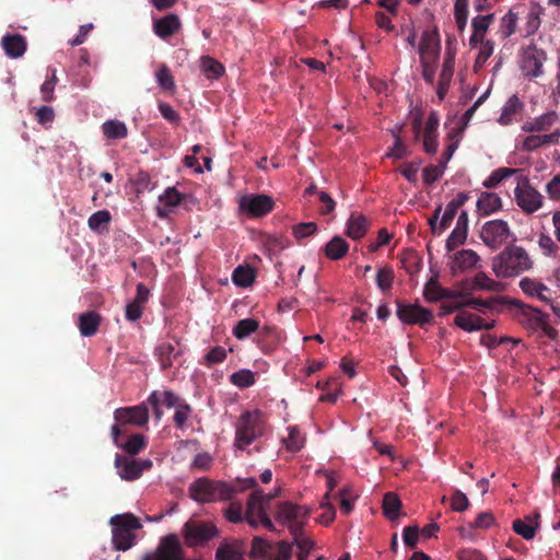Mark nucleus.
<instances>
[{
	"label": "nucleus",
	"instance_id": "10",
	"mask_svg": "<svg viewBox=\"0 0 560 560\" xmlns=\"http://www.w3.org/2000/svg\"><path fill=\"white\" fill-rule=\"evenodd\" d=\"M142 560H184V549L175 534L161 538L156 549L147 553Z\"/></svg>",
	"mask_w": 560,
	"mask_h": 560
},
{
	"label": "nucleus",
	"instance_id": "1",
	"mask_svg": "<svg viewBox=\"0 0 560 560\" xmlns=\"http://www.w3.org/2000/svg\"><path fill=\"white\" fill-rule=\"evenodd\" d=\"M257 480L250 478H237L231 483L224 481H214L202 477L190 483L189 497L199 503H210L215 501H228L236 493H241L248 488H255Z\"/></svg>",
	"mask_w": 560,
	"mask_h": 560
},
{
	"label": "nucleus",
	"instance_id": "9",
	"mask_svg": "<svg viewBox=\"0 0 560 560\" xmlns=\"http://www.w3.org/2000/svg\"><path fill=\"white\" fill-rule=\"evenodd\" d=\"M515 201L522 211L532 214L544 205V196L534 188L527 177H521L514 189Z\"/></svg>",
	"mask_w": 560,
	"mask_h": 560
},
{
	"label": "nucleus",
	"instance_id": "58",
	"mask_svg": "<svg viewBox=\"0 0 560 560\" xmlns=\"http://www.w3.org/2000/svg\"><path fill=\"white\" fill-rule=\"evenodd\" d=\"M317 232L315 222H302L293 226V235L296 240H302L314 235Z\"/></svg>",
	"mask_w": 560,
	"mask_h": 560
},
{
	"label": "nucleus",
	"instance_id": "55",
	"mask_svg": "<svg viewBox=\"0 0 560 560\" xmlns=\"http://www.w3.org/2000/svg\"><path fill=\"white\" fill-rule=\"evenodd\" d=\"M175 409L176 410H175V413L173 417L174 423H175L176 428L183 429L192 413V408L189 404H187L186 401H183Z\"/></svg>",
	"mask_w": 560,
	"mask_h": 560
},
{
	"label": "nucleus",
	"instance_id": "29",
	"mask_svg": "<svg viewBox=\"0 0 560 560\" xmlns=\"http://www.w3.org/2000/svg\"><path fill=\"white\" fill-rule=\"evenodd\" d=\"M454 73V57L448 55L445 57L442 66V70L439 77L436 86V94L440 101H443L448 92L450 84Z\"/></svg>",
	"mask_w": 560,
	"mask_h": 560
},
{
	"label": "nucleus",
	"instance_id": "12",
	"mask_svg": "<svg viewBox=\"0 0 560 560\" xmlns=\"http://www.w3.org/2000/svg\"><path fill=\"white\" fill-rule=\"evenodd\" d=\"M511 234L509 224L503 220H491L486 222L480 231L482 242L490 248L501 247Z\"/></svg>",
	"mask_w": 560,
	"mask_h": 560
},
{
	"label": "nucleus",
	"instance_id": "59",
	"mask_svg": "<svg viewBox=\"0 0 560 560\" xmlns=\"http://www.w3.org/2000/svg\"><path fill=\"white\" fill-rule=\"evenodd\" d=\"M451 508L453 511L463 512L469 506V500L460 490H454L451 495Z\"/></svg>",
	"mask_w": 560,
	"mask_h": 560
},
{
	"label": "nucleus",
	"instance_id": "31",
	"mask_svg": "<svg viewBox=\"0 0 560 560\" xmlns=\"http://www.w3.org/2000/svg\"><path fill=\"white\" fill-rule=\"evenodd\" d=\"M244 546L241 541H222L215 551V560H243Z\"/></svg>",
	"mask_w": 560,
	"mask_h": 560
},
{
	"label": "nucleus",
	"instance_id": "37",
	"mask_svg": "<svg viewBox=\"0 0 560 560\" xmlns=\"http://www.w3.org/2000/svg\"><path fill=\"white\" fill-rule=\"evenodd\" d=\"M348 250L349 245L341 236H334L324 247V253L330 260L341 259Z\"/></svg>",
	"mask_w": 560,
	"mask_h": 560
},
{
	"label": "nucleus",
	"instance_id": "7",
	"mask_svg": "<svg viewBox=\"0 0 560 560\" xmlns=\"http://www.w3.org/2000/svg\"><path fill=\"white\" fill-rule=\"evenodd\" d=\"M310 510L305 505L293 504L292 502H281L277 510V520L283 524H288L290 534L293 536V545H298L300 540H312L306 537L303 532L304 522L307 518Z\"/></svg>",
	"mask_w": 560,
	"mask_h": 560
},
{
	"label": "nucleus",
	"instance_id": "61",
	"mask_svg": "<svg viewBox=\"0 0 560 560\" xmlns=\"http://www.w3.org/2000/svg\"><path fill=\"white\" fill-rule=\"evenodd\" d=\"M228 352L224 347L215 346L206 354L205 363L207 365H213L222 363L226 359Z\"/></svg>",
	"mask_w": 560,
	"mask_h": 560
},
{
	"label": "nucleus",
	"instance_id": "51",
	"mask_svg": "<svg viewBox=\"0 0 560 560\" xmlns=\"http://www.w3.org/2000/svg\"><path fill=\"white\" fill-rule=\"evenodd\" d=\"M147 445V440L143 434L136 433L129 436L125 444H121L122 447L129 455L133 456L140 453Z\"/></svg>",
	"mask_w": 560,
	"mask_h": 560
},
{
	"label": "nucleus",
	"instance_id": "42",
	"mask_svg": "<svg viewBox=\"0 0 560 560\" xmlns=\"http://www.w3.org/2000/svg\"><path fill=\"white\" fill-rule=\"evenodd\" d=\"M102 130L107 139H124L128 135L126 124L117 119L105 121L102 125Z\"/></svg>",
	"mask_w": 560,
	"mask_h": 560
},
{
	"label": "nucleus",
	"instance_id": "14",
	"mask_svg": "<svg viewBox=\"0 0 560 560\" xmlns=\"http://www.w3.org/2000/svg\"><path fill=\"white\" fill-rule=\"evenodd\" d=\"M275 202L267 195L248 194L240 199V209L249 217L259 218L272 211Z\"/></svg>",
	"mask_w": 560,
	"mask_h": 560
},
{
	"label": "nucleus",
	"instance_id": "16",
	"mask_svg": "<svg viewBox=\"0 0 560 560\" xmlns=\"http://www.w3.org/2000/svg\"><path fill=\"white\" fill-rule=\"evenodd\" d=\"M559 140L560 128H556L549 133H529L522 140L518 148L523 152H533L540 148L558 144Z\"/></svg>",
	"mask_w": 560,
	"mask_h": 560
},
{
	"label": "nucleus",
	"instance_id": "60",
	"mask_svg": "<svg viewBox=\"0 0 560 560\" xmlns=\"http://www.w3.org/2000/svg\"><path fill=\"white\" fill-rule=\"evenodd\" d=\"M225 518L231 523H241L245 520L243 516V506L240 502H232L224 512Z\"/></svg>",
	"mask_w": 560,
	"mask_h": 560
},
{
	"label": "nucleus",
	"instance_id": "15",
	"mask_svg": "<svg viewBox=\"0 0 560 560\" xmlns=\"http://www.w3.org/2000/svg\"><path fill=\"white\" fill-rule=\"evenodd\" d=\"M114 419L120 424L144 427L149 421V407L145 402L133 407H121L115 410Z\"/></svg>",
	"mask_w": 560,
	"mask_h": 560
},
{
	"label": "nucleus",
	"instance_id": "27",
	"mask_svg": "<svg viewBox=\"0 0 560 560\" xmlns=\"http://www.w3.org/2000/svg\"><path fill=\"white\" fill-rule=\"evenodd\" d=\"M1 46L10 58H19L26 51L27 44L20 34H7L1 38Z\"/></svg>",
	"mask_w": 560,
	"mask_h": 560
},
{
	"label": "nucleus",
	"instance_id": "47",
	"mask_svg": "<svg viewBox=\"0 0 560 560\" xmlns=\"http://www.w3.org/2000/svg\"><path fill=\"white\" fill-rule=\"evenodd\" d=\"M520 172L518 168H510V167H499L494 170L490 176L483 182V186L487 188H494L502 180L511 177L514 174Z\"/></svg>",
	"mask_w": 560,
	"mask_h": 560
},
{
	"label": "nucleus",
	"instance_id": "3",
	"mask_svg": "<svg viewBox=\"0 0 560 560\" xmlns=\"http://www.w3.org/2000/svg\"><path fill=\"white\" fill-rule=\"evenodd\" d=\"M264 430L265 421L261 411L256 409L243 412L235 423V447L245 450L256 439L262 435Z\"/></svg>",
	"mask_w": 560,
	"mask_h": 560
},
{
	"label": "nucleus",
	"instance_id": "19",
	"mask_svg": "<svg viewBox=\"0 0 560 560\" xmlns=\"http://www.w3.org/2000/svg\"><path fill=\"white\" fill-rule=\"evenodd\" d=\"M559 115L555 110H549L542 115L526 120L521 129L527 133H549L552 127L558 122Z\"/></svg>",
	"mask_w": 560,
	"mask_h": 560
},
{
	"label": "nucleus",
	"instance_id": "18",
	"mask_svg": "<svg viewBox=\"0 0 560 560\" xmlns=\"http://www.w3.org/2000/svg\"><path fill=\"white\" fill-rule=\"evenodd\" d=\"M249 494L245 512V521L254 528L258 527V518L267 513V505L262 502V490L258 489V485L253 488Z\"/></svg>",
	"mask_w": 560,
	"mask_h": 560
},
{
	"label": "nucleus",
	"instance_id": "17",
	"mask_svg": "<svg viewBox=\"0 0 560 560\" xmlns=\"http://www.w3.org/2000/svg\"><path fill=\"white\" fill-rule=\"evenodd\" d=\"M523 4V13L522 18L525 19L524 26L521 28L524 37H529L534 35L541 25V15L545 12V9L537 2H529L528 4Z\"/></svg>",
	"mask_w": 560,
	"mask_h": 560
},
{
	"label": "nucleus",
	"instance_id": "38",
	"mask_svg": "<svg viewBox=\"0 0 560 560\" xmlns=\"http://www.w3.org/2000/svg\"><path fill=\"white\" fill-rule=\"evenodd\" d=\"M256 272L249 265L237 266L232 273V281L240 288H247L255 281Z\"/></svg>",
	"mask_w": 560,
	"mask_h": 560
},
{
	"label": "nucleus",
	"instance_id": "35",
	"mask_svg": "<svg viewBox=\"0 0 560 560\" xmlns=\"http://www.w3.org/2000/svg\"><path fill=\"white\" fill-rule=\"evenodd\" d=\"M369 229V220L363 214L352 213L347 221L346 234L352 240L362 238Z\"/></svg>",
	"mask_w": 560,
	"mask_h": 560
},
{
	"label": "nucleus",
	"instance_id": "44",
	"mask_svg": "<svg viewBox=\"0 0 560 560\" xmlns=\"http://www.w3.org/2000/svg\"><path fill=\"white\" fill-rule=\"evenodd\" d=\"M474 288L487 290L490 292H502L505 289V287L502 282L491 279L485 272H478L475 276Z\"/></svg>",
	"mask_w": 560,
	"mask_h": 560
},
{
	"label": "nucleus",
	"instance_id": "5",
	"mask_svg": "<svg viewBox=\"0 0 560 560\" xmlns=\"http://www.w3.org/2000/svg\"><path fill=\"white\" fill-rule=\"evenodd\" d=\"M112 542L115 549L126 551L136 541L135 530L141 528L140 520L131 513L118 514L110 518Z\"/></svg>",
	"mask_w": 560,
	"mask_h": 560
},
{
	"label": "nucleus",
	"instance_id": "24",
	"mask_svg": "<svg viewBox=\"0 0 560 560\" xmlns=\"http://www.w3.org/2000/svg\"><path fill=\"white\" fill-rule=\"evenodd\" d=\"M439 54H440V39H439L438 33L425 31L422 34L421 43L419 46L420 58H428L430 60L433 59V62H435L439 58Z\"/></svg>",
	"mask_w": 560,
	"mask_h": 560
},
{
	"label": "nucleus",
	"instance_id": "23",
	"mask_svg": "<svg viewBox=\"0 0 560 560\" xmlns=\"http://www.w3.org/2000/svg\"><path fill=\"white\" fill-rule=\"evenodd\" d=\"M493 21V13L485 15L479 14L471 20L472 34L469 38V45L471 48H476L479 43L485 40L486 34Z\"/></svg>",
	"mask_w": 560,
	"mask_h": 560
},
{
	"label": "nucleus",
	"instance_id": "57",
	"mask_svg": "<svg viewBox=\"0 0 560 560\" xmlns=\"http://www.w3.org/2000/svg\"><path fill=\"white\" fill-rule=\"evenodd\" d=\"M442 289L441 284L438 281L436 277L431 278L424 285L423 296L428 302H438L440 301V290Z\"/></svg>",
	"mask_w": 560,
	"mask_h": 560
},
{
	"label": "nucleus",
	"instance_id": "48",
	"mask_svg": "<svg viewBox=\"0 0 560 560\" xmlns=\"http://www.w3.org/2000/svg\"><path fill=\"white\" fill-rule=\"evenodd\" d=\"M528 523L525 520L517 518L513 522V530L522 536L526 540H530L535 537L536 529L538 528V523L533 524L532 520L528 517Z\"/></svg>",
	"mask_w": 560,
	"mask_h": 560
},
{
	"label": "nucleus",
	"instance_id": "33",
	"mask_svg": "<svg viewBox=\"0 0 560 560\" xmlns=\"http://www.w3.org/2000/svg\"><path fill=\"white\" fill-rule=\"evenodd\" d=\"M502 208L501 198L494 192L483 191L477 200L479 215H490Z\"/></svg>",
	"mask_w": 560,
	"mask_h": 560
},
{
	"label": "nucleus",
	"instance_id": "8",
	"mask_svg": "<svg viewBox=\"0 0 560 560\" xmlns=\"http://www.w3.org/2000/svg\"><path fill=\"white\" fill-rule=\"evenodd\" d=\"M182 533L189 547L203 546L219 535V530L213 523L194 520L184 524Z\"/></svg>",
	"mask_w": 560,
	"mask_h": 560
},
{
	"label": "nucleus",
	"instance_id": "63",
	"mask_svg": "<svg viewBox=\"0 0 560 560\" xmlns=\"http://www.w3.org/2000/svg\"><path fill=\"white\" fill-rule=\"evenodd\" d=\"M144 306L133 300L127 303L125 317L128 322H137L143 315Z\"/></svg>",
	"mask_w": 560,
	"mask_h": 560
},
{
	"label": "nucleus",
	"instance_id": "43",
	"mask_svg": "<svg viewBox=\"0 0 560 560\" xmlns=\"http://www.w3.org/2000/svg\"><path fill=\"white\" fill-rule=\"evenodd\" d=\"M112 215L108 210H100L94 212L88 220L89 228L97 233H102L108 229Z\"/></svg>",
	"mask_w": 560,
	"mask_h": 560
},
{
	"label": "nucleus",
	"instance_id": "25",
	"mask_svg": "<svg viewBox=\"0 0 560 560\" xmlns=\"http://www.w3.org/2000/svg\"><path fill=\"white\" fill-rule=\"evenodd\" d=\"M184 196L174 187H168L163 195L160 196V203L156 207V214L161 219H166L173 208L180 205Z\"/></svg>",
	"mask_w": 560,
	"mask_h": 560
},
{
	"label": "nucleus",
	"instance_id": "64",
	"mask_svg": "<svg viewBox=\"0 0 560 560\" xmlns=\"http://www.w3.org/2000/svg\"><path fill=\"white\" fill-rule=\"evenodd\" d=\"M546 192L551 200H560V174L555 175L547 183Z\"/></svg>",
	"mask_w": 560,
	"mask_h": 560
},
{
	"label": "nucleus",
	"instance_id": "30",
	"mask_svg": "<svg viewBox=\"0 0 560 560\" xmlns=\"http://www.w3.org/2000/svg\"><path fill=\"white\" fill-rule=\"evenodd\" d=\"M464 302H465V307H471V308H475V310L483 313L485 310L493 311L499 305L510 303L511 300H509L508 298H504V296H492L490 299L482 300V299L471 298L465 293Z\"/></svg>",
	"mask_w": 560,
	"mask_h": 560
},
{
	"label": "nucleus",
	"instance_id": "2",
	"mask_svg": "<svg viewBox=\"0 0 560 560\" xmlns=\"http://www.w3.org/2000/svg\"><path fill=\"white\" fill-rule=\"evenodd\" d=\"M533 260L522 246H509L493 258L492 270L498 278H511L529 270Z\"/></svg>",
	"mask_w": 560,
	"mask_h": 560
},
{
	"label": "nucleus",
	"instance_id": "49",
	"mask_svg": "<svg viewBox=\"0 0 560 560\" xmlns=\"http://www.w3.org/2000/svg\"><path fill=\"white\" fill-rule=\"evenodd\" d=\"M156 82L160 88L167 92H174L175 81L174 77L166 65H161L155 73Z\"/></svg>",
	"mask_w": 560,
	"mask_h": 560
},
{
	"label": "nucleus",
	"instance_id": "21",
	"mask_svg": "<svg viewBox=\"0 0 560 560\" xmlns=\"http://www.w3.org/2000/svg\"><path fill=\"white\" fill-rule=\"evenodd\" d=\"M523 4L513 5L500 20L498 35L502 40L511 37L517 28V22L522 18Z\"/></svg>",
	"mask_w": 560,
	"mask_h": 560
},
{
	"label": "nucleus",
	"instance_id": "56",
	"mask_svg": "<svg viewBox=\"0 0 560 560\" xmlns=\"http://www.w3.org/2000/svg\"><path fill=\"white\" fill-rule=\"evenodd\" d=\"M520 288L522 289V291L525 294H527L529 296H535V298L539 290L549 291V288L547 285H545L544 283H541L535 279L527 278V277L523 278L520 281Z\"/></svg>",
	"mask_w": 560,
	"mask_h": 560
},
{
	"label": "nucleus",
	"instance_id": "52",
	"mask_svg": "<svg viewBox=\"0 0 560 560\" xmlns=\"http://www.w3.org/2000/svg\"><path fill=\"white\" fill-rule=\"evenodd\" d=\"M230 382L240 388H247L255 384V374L250 370L243 369L233 373Z\"/></svg>",
	"mask_w": 560,
	"mask_h": 560
},
{
	"label": "nucleus",
	"instance_id": "6",
	"mask_svg": "<svg viewBox=\"0 0 560 560\" xmlns=\"http://www.w3.org/2000/svg\"><path fill=\"white\" fill-rule=\"evenodd\" d=\"M547 61V52L530 43L522 46L517 54V63L523 77L529 81L537 80L545 75V62Z\"/></svg>",
	"mask_w": 560,
	"mask_h": 560
},
{
	"label": "nucleus",
	"instance_id": "46",
	"mask_svg": "<svg viewBox=\"0 0 560 560\" xmlns=\"http://www.w3.org/2000/svg\"><path fill=\"white\" fill-rule=\"evenodd\" d=\"M200 67L208 79H218L224 72L222 63L209 56H205L200 59Z\"/></svg>",
	"mask_w": 560,
	"mask_h": 560
},
{
	"label": "nucleus",
	"instance_id": "11",
	"mask_svg": "<svg viewBox=\"0 0 560 560\" xmlns=\"http://www.w3.org/2000/svg\"><path fill=\"white\" fill-rule=\"evenodd\" d=\"M396 304V315L401 323L421 327L433 323V314L430 310L419 304H408L401 301H397Z\"/></svg>",
	"mask_w": 560,
	"mask_h": 560
},
{
	"label": "nucleus",
	"instance_id": "54",
	"mask_svg": "<svg viewBox=\"0 0 560 560\" xmlns=\"http://www.w3.org/2000/svg\"><path fill=\"white\" fill-rule=\"evenodd\" d=\"M538 246L542 250V254L548 257H555L559 252L558 244L546 233L539 234Z\"/></svg>",
	"mask_w": 560,
	"mask_h": 560
},
{
	"label": "nucleus",
	"instance_id": "20",
	"mask_svg": "<svg viewBox=\"0 0 560 560\" xmlns=\"http://www.w3.org/2000/svg\"><path fill=\"white\" fill-rule=\"evenodd\" d=\"M454 325L460 329L471 332L478 330H490L494 327V320L485 322V319L469 312H460L454 318Z\"/></svg>",
	"mask_w": 560,
	"mask_h": 560
},
{
	"label": "nucleus",
	"instance_id": "34",
	"mask_svg": "<svg viewBox=\"0 0 560 560\" xmlns=\"http://www.w3.org/2000/svg\"><path fill=\"white\" fill-rule=\"evenodd\" d=\"M523 107L524 104L520 97L516 94L511 95L502 107L498 122L502 126L512 124L516 114H518Z\"/></svg>",
	"mask_w": 560,
	"mask_h": 560
},
{
	"label": "nucleus",
	"instance_id": "36",
	"mask_svg": "<svg viewBox=\"0 0 560 560\" xmlns=\"http://www.w3.org/2000/svg\"><path fill=\"white\" fill-rule=\"evenodd\" d=\"M401 501L397 493L386 492L383 497L382 510L384 516L390 522H395L401 515Z\"/></svg>",
	"mask_w": 560,
	"mask_h": 560
},
{
	"label": "nucleus",
	"instance_id": "41",
	"mask_svg": "<svg viewBox=\"0 0 560 560\" xmlns=\"http://www.w3.org/2000/svg\"><path fill=\"white\" fill-rule=\"evenodd\" d=\"M259 328V322L255 318H244L236 323L233 327V336L243 340L249 337L253 332L257 331Z\"/></svg>",
	"mask_w": 560,
	"mask_h": 560
},
{
	"label": "nucleus",
	"instance_id": "40",
	"mask_svg": "<svg viewBox=\"0 0 560 560\" xmlns=\"http://www.w3.org/2000/svg\"><path fill=\"white\" fill-rule=\"evenodd\" d=\"M155 355L158 357L162 370H167L173 364V358L178 355L175 345L172 342H162L155 348Z\"/></svg>",
	"mask_w": 560,
	"mask_h": 560
},
{
	"label": "nucleus",
	"instance_id": "22",
	"mask_svg": "<svg viewBox=\"0 0 560 560\" xmlns=\"http://www.w3.org/2000/svg\"><path fill=\"white\" fill-rule=\"evenodd\" d=\"M468 232V213L462 211L457 218L456 226L446 240L445 247L447 252L454 250L466 242Z\"/></svg>",
	"mask_w": 560,
	"mask_h": 560
},
{
	"label": "nucleus",
	"instance_id": "32",
	"mask_svg": "<svg viewBox=\"0 0 560 560\" xmlns=\"http://www.w3.org/2000/svg\"><path fill=\"white\" fill-rule=\"evenodd\" d=\"M101 323L102 316L94 311H90L79 316L78 326L82 336L91 337L97 332Z\"/></svg>",
	"mask_w": 560,
	"mask_h": 560
},
{
	"label": "nucleus",
	"instance_id": "39",
	"mask_svg": "<svg viewBox=\"0 0 560 560\" xmlns=\"http://www.w3.org/2000/svg\"><path fill=\"white\" fill-rule=\"evenodd\" d=\"M478 254L472 249H462L454 255V268L460 271L472 269L479 261Z\"/></svg>",
	"mask_w": 560,
	"mask_h": 560
},
{
	"label": "nucleus",
	"instance_id": "50",
	"mask_svg": "<svg viewBox=\"0 0 560 560\" xmlns=\"http://www.w3.org/2000/svg\"><path fill=\"white\" fill-rule=\"evenodd\" d=\"M272 545L261 537H254L249 557L253 559L266 558L270 556Z\"/></svg>",
	"mask_w": 560,
	"mask_h": 560
},
{
	"label": "nucleus",
	"instance_id": "26",
	"mask_svg": "<svg viewBox=\"0 0 560 560\" xmlns=\"http://www.w3.org/2000/svg\"><path fill=\"white\" fill-rule=\"evenodd\" d=\"M179 28V18L174 13H170L159 20H155L153 23L154 33L163 39L171 37L177 33Z\"/></svg>",
	"mask_w": 560,
	"mask_h": 560
},
{
	"label": "nucleus",
	"instance_id": "62",
	"mask_svg": "<svg viewBox=\"0 0 560 560\" xmlns=\"http://www.w3.org/2000/svg\"><path fill=\"white\" fill-rule=\"evenodd\" d=\"M402 540L406 547L413 549L419 540V527L417 525L407 526L402 530Z\"/></svg>",
	"mask_w": 560,
	"mask_h": 560
},
{
	"label": "nucleus",
	"instance_id": "4",
	"mask_svg": "<svg viewBox=\"0 0 560 560\" xmlns=\"http://www.w3.org/2000/svg\"><path fill=\"white\" fill-rule=\"evenodd\" d=\"M510 304L520 308V322L525 328L534 332L540 331V336L550 340L559 337V331L551 326L548 314L518 300H511Z\"/></svg>",
	"mask_w": 560,
	"mask_h": 560
},
{
	"label": "nucleus",
	"instance_id": "45",
	"mask_svg": "<svg viewBox=\"0 0 560 560\" xmlns=\"http://www.w3.org/2000/svg\"><path fill=\"white\" fill-rule=\"evenodd\" d=\"M289 435L282 440L287 451L296 453L304 446L305 438L296 427L288 428Z\"/></svg>",
	"mask_w": 560,
	"mask_h": 560
},
{
	"label": "nucleus",
	"instance_id": "28",
	"mask_svg": "<svg viewBox=\"0 0 560 560\" xmlns=\"http://www.w3.org/2000/svg\"><path fill=\"white\" fill-rule=\"evenodd\" d=\"M469 199L468 192L462 191L447 205L440 221V232L445 231L453 222L457 210Z\"/></svg>",
	"mask_w": 560,
	"mask_h": 560
},
{
	"label": "nucleus",
	"instance_id": "53",
	"mask_svg": "<svg viewBox=\"0 0 560 560\" xmlns=\"http://www.w3.org/2000/svg\"><path fill=\"white\" fill-rule=\"evenodd\" d=\"M395 273L392 267L380 268L376 275V283L380 290L386 292L393 287Z\"/></svg>",
	"mask_w": 560,
	"mask_h": 560
},
{
	"label": "nucleus",
	"instance_id": "13",
	"mask_svg": "<svg viewBox=\"0 0 560 560\" xmlns=\"http://www.w3.org/2000/svg\"><path fill=\"white\" fill-rule=\"evenodd\" d=\"M152 465L150 459H135L120 454L115 457V467L120 478L129 481L140 478L142 472L149 470Z\"/></svg>",
	"mask_w": 560,
	"mask_h": 560
}]
</instances>
